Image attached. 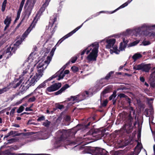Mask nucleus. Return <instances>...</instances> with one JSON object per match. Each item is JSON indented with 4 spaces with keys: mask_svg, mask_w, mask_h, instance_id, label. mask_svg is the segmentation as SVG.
Wrapping results in <instances>:
<instances>
[{
    "mask_svg": "<svg viewBox=\"0 0 155 155\" xmlns=\"http://www.w3.org/2000/svg\"><path fill=\"white\" fill-rule=\"evenodd\" d=\"M99 47L98 43L96 42L91 44L87 48V54L91 51L87 58L89 62L96 60Z\"/></svg>",
    "mask_w": 155,
    "mask_h": 155,
    "instance_id": "nucleus-1",
    "label": "nucleus"
},
{
    "mask_svg": "<svg viewBox=\"0 0 155 155\" xmlns=\"http://www.w3.org/2000/svg\"><path fill=\"white\" fill-rule=\"evenodd\" d=\"M113 37L118 38L120 37V36L117 35H110L101 40L100 42H104V41H105L107 44L106 45V48L108 49H110V53L112 54L114 53L117 54L119 53L120 50H117V46H114L116 42V39L114 38H110Z\"/></svg>",
    "mask_w": 155,
    "mask_h": 155,
    "instance_id": "nucleus-2",
    "label": "nucleus"
},
{
    "mask_svg": "<svg viewBox=\"0 0 155 155\" xmlns=\"http://www.w3.org/2000/svg\"><path fill=\"white\" fill-rule=\"evenodd\" d=\"M22 41H18L14 45V46H9L5 50H2L0 52V59L3 58H7L10 56L16 49L17 47L21 44Z\"/></svg>",
    "mask_w": 155,
    "mask_h": 155,
    "instance_id": "nucleus-3",
    "label": "nucleus"
},
{
    "mask_svg": "<svg viewBox=\"0 0 155 155\" xmlns=\"http://www.w3.org/2000/svg\"><path fill=\"white\" fill-rule=\"evenodd\" d=\"M43 75L42 71L41 70H38V72L33 75L30 76V78L26 82V87L28 88L30 86H33Z\"/></svg>",
    "mask_w": 155,
    "mask_h": 155,
    "instance_id": "nucleus-4",
    "label": "nucleus"
},
{
    "mask_svg": "<svg viewBox=\"0 0 155 155\" xmlns=\"http://www.w3.org/2000/svg\"><path fill=\"white\" fill-rule=\"evenodd\" d=\"M39 12L37 14L30 26L28 28L22 35V38H23V39H24L27 36L32 29L34 27L36 23L40 17V14H39Z\"/></svg>",
    "mask_w": 155,
    "mask_h": 155,
    "instance_id": "nucleus-5",
    "label": "nucleus"
},
{
    "mask_svg": "<svg viewBox=\"0 0 155 155\" xmlns=\"http://www.w3.org/2000/svg\"><path fill=\"white\" fill-rule=\"evenodd\" d=\"M33 56V54L31 53L28 58V61L29 63L28 65L27 68L26 70L27 72L29 73H31L33 71L34 68L36 65L34 60L32 58Z\"/></svg>",
    "mask_w": 155,
    "mask_h": 155,
    "instance_id": "nucleus-6",
    "label": "nucleus"
},
{
    "mask_svg": "<svg viewBox=\"0 0 155 155\" xmlns=\"http://www.w3.org/2000/svg\"><path fill=\"white\" fill-rule=\"evenodd\" d=\"M51 60V57H50V56H48L46 60L44 61H42L39 63L37 66V68L39 69L40 68H41L42 67V69H40L38 70H41V71H42L43 72L44 70L46 68L48 65L50 63Z\"/></svg>",
    "mask_w": 155,
    "mask_h": 155,
    "instance_id": "nucleus-7",
    "label": "nucleus"
},
{
    "mask_svg": "<svg viewBox=\"0 0 155 155\" xmlns=\"http://www.w3.org/2000/svg\"><path fill=\"white\" fill-rule=\"evenodd\" d=\"M83 24H82L81 26L78 27L77 28H76L75 29H74V30L72 31L71 32H70L67 35L65 36L64 37L60 39L56 45H57L58 44H61L62 41L64 40L65 39L67 38L68 37L71 36L73 34L75 33L77 31L78 29H79L81 28L82 27V26Z\"/></svg>",
    "mask_w": 155,
    "mask_h": 155,
    "instance_id": "nucleus-8",
    "label": "nucleus"
},
{
    "mask_svg": "<svg viewBox=\"0 0 155 155\" xmlns=\"http://www.w3.org/2000/svg\"><path fill=\"white\" fill-rule=\"evenodd\" d=\"M61 86V83H56L48 87L47 88L46 90L49 92L54 91L59 89Z\"/></svg>",
    "mask_w": 155,
    "mask_h": 155,
    "instance_id": "nucleus-9",
    "label": "nucleus"
},
{
    "mask_svg": "<svg viewBox=\"0 0 155 155\" xmlns=\"http://www.w3.org/2000/svg\"><path fill=\"white\" fill-rule=\"evenodd\" d=\"M142 147V145L141 143L140 142H138L137 145L135 148L134 153H131L127 155H137L140 152Z\"/></svg>",
    "mask_w": 155,
    "mask_h": 155,
    "instance_id": "nucleus-10",
    "label": "nucleus"
},
{
    "mask_svg": "<svg viewBox=\"0 0 155 155\" xmlns=\"http://www.w3.org/2000/svg\"><path fill=\"white\" fill-rule=\"evenodd\" d=\"M151 27L155 28V25L150 26L147 24H144L142 25L141 27L138 28L137 29V30H136V31L137 32H140V31L147 30Z\"/></svg>",
    "mask_w": 155,
    "mask_h": 155,
    "instance_id": "nucleus-11",
    "label": "nucleus"
},
{
    "mask_svg": "<svg viewBox=\"0 0 155 155\" xmlns=\"http://www.w3.org/2000/svg\"><path fill=\"white\" fill-rule=\"evenodd\" d=\"M155 71L151 75L150 79V86L153 87L155 86Z\"/></svg>",
    "mask_w": 155,
    "mask_h": 155,
    "instance_id": "nucleus-12",
    "label": "nucleus"
},
{
    "mask_svg": "<svg viewBox=\"0 0 155 155\" xmlns=\"http://www.w3.org/2000/svg\"><path fill=\"white\" fill-rule=\"evenodd\" d=\"M123 42L124 43L123 45L122 42H121L120 44V46L119 47L120 50L122 51L124 50V48L126 47V45L128 43V40L126 38H123Z\"/></svg>",
    "mask_w": 155,
    "mask_h": 155,
    "instance_id": "nucleus-13",
    "label": "nucleus"
},
{
    "mask_svg": "<svg viewBox=\"0 0 155 155\" xmlns=\"http://www.w3.org/2000/svg\"><path fill=\"white\" fill-rule=\"evenodd\" d=\"M11 18L10 16H7L4 20V24L6 25L4 29L6 30L9 26L11 21Z\"/></svg>",
    "mask_w": 155,
    "mask_h": 155,
    "instance_id": "nucleus-14",
    "label": "nucleus"
},
{
    "mask_svg": "<svg viewBox=\"0 0 155 155\" xmlns=\"http://www.w3.org/2000/svg\"><path fill=\"white\" fill-rule=\"evenodd\" d=\"M150 68V64H142V70L146 72H148L149 71Z\"/></svg>",
    "mask_w": 155,
    "mask_h": 155,
    "instance_id": "nucleus-15",
    "label": "nucleus"
},
{
    "mask_svg": "<svg viewBox=\"0 0 155 155\" xmlns=\"http://www.w3.org/2000/svg\"><path fill=\"white\" fill-rule=\"evenodd\" d=\"M35 3V2L34 1L32 5H29L26 11V14L28 16H29L31 14Z\"/></svg>",
    "mask_w": 155,
    "mask_h": 155,
    "instance_id": "nucleus-16",
    "label": "nucleus"
},
{
    "mask_svg": "<svg viewBox=\"0 0 155 155\" xmlns=\"http://www.w3.org/2000/svg\"><path fill=\"white\" fill-rule=\"evenodd\" d=\"M69 87V86L68 84H65L61 88L60 90L56 92L55 93V94L56 95H57L61 94L63 91H65L66 89L68 88Z\"/></svg>",
    "mask_w": 155,
    "mask_h": 155,
    "instance_id": "nucleus-17",
    "label": "nucleus"
},
{
    "mask_svg": "<svg viewBox=\"0 0 155 155\" xmlns=\"http://www.w3.org/2000/svg\"><path fill=\"white\" fill-rule=\"evenodd\" d=\"M104 150L102 149L97 148L95 149V155H104L103 151Z\"/></svg>",
    "mask_w": 155,
    "mask_h": 155,
    "instance_id": "nucleus-18",
    "label": "nucleus"
},
{
    "mask_svg": "<svg viewBox=\"0 0 155 155\" xmlns=\"http://www.w3.org/2000/svg\"><path fill=\"white\" fill-rule=\"evenodd\" d=\"M11 85L12 84H10L9 85V86H7L6 87H5L2 89H0V94L8 91V90L11 88V87L12 86H11Z\"/></svg>",
    "mask_w": 155,
    "mask_h": 155,
    "instance_id": "nucleus-19",
    "label": "nucleus"
},
{
    "mask_svg": "<svg viewBox=\"0 0 155 155\" xmlns=\"http://www.w3.org/2000/svg\"><path fill=\"white\" fill-rule=\"evenodd\" d=\"M142 57L141 54L139 53H137L135 54L132 56V58L134 59V61H136L138 59H139Z\"/></svg>",
    "mask_w": 155,
    "mask_h": 155,
    "instance_id": "nucleus-20",
    "label": "nucleus"
},
{
    "mask_svg": "<svg viewBox=\"0 0 155 155\" xmlns=\"http://www.w3.org/2000/svg\"><path fill=\"white\" fill-rule=\"evenodd\" d=\"M132 0H131V1L130 2H129V1H128L127 2H125V3H124V4H123L122 5H121L117 9H116L115 10H114L112 12H109V13L110 14L113 13L114 12H115L116 10H117L118 9H119L120 8H124V7L127 6L129 3H130L131 1H132Z\"/></svg>",
    "mask_w": 155,
    "mask_h": 155,
    "instance_id": "nucleus-21",
    "label": "nucleus"
},
{
    "mask_svg": "<svg viewBox=\"0 0 155 155\" xmlns=\"http://www.w3.org/2000/svg\"><path fill=\"white\" fill-rule=\"evenodd\" d=\"M47 82V81H45L43 83L40 84L36 89H40L42 88H45L46 87V83Z\"/></svg>",
    "mask_w": 155,
    "mask_h": 155,
    "instance_id": "nucleus-22",
    "label": "nucleus"
},
{
    "mask_svg": "<svg viewBox=\"0 0 155 155\" xmlns=\"http://www.w3.org/2000/svg\"><path fill=\"white\" fill-rule=\"evenodd\" d=\"M142 64L134 66L133 69L136 70H142Z\"/></svg>",
    "mask_w": 155,
    "mask_h": 155,
    "instance_id": "nucleus-23",
    "label": "nucleus"
},
{
    "mask_svg": "<svg viewBox=\"0 0 155 155\" xmlns=\"http://www.w3.org/2000/svg\"><path fill=\"white\" fill-rule=\"evenodd\" d=\"M6 3L7 0H5L2 5V12H4L5 10Z\"/></svg>",
    "mask_w": 155,
    "mask_h": 155,
    "instance_id": "nucleus-24",
    "label": "nucleus"
},
{
    "mask_svg": "<svg viewBox=\"0 0 155 155\" xmlns=\"http://www.w3.org/2000/svg\"><path fill=\"white\" fill-rule=\"evenodd\" d=\"M64 74L62 71L60 73V74L58 76V78L57 79V80L58 81L60 80L61 79H63L64 77Z\"/></svg>",
    "mask_w": 155,
    "mask_h": 155,
    "instance_id": "nucleus-25",
    "label": "nucleus"
},
{
    "mask_svg": "<svg viewBox=\"0 0 155 155\" xmlns=\"http://www.w3.org/2000/svg\"><path fill=\"white\" fill-rule=\"evenodd\" d=\"M50 124V122L48 120H45L43 123V125L45 127H48L49 126Z\"/></svg>",
    "mask_w": 155,
    "mask_h": 155,
    "instance_id": "nucleus-26",
    "label": "nucleus"
},
{
    "mask_svg": "<svg viewBox=\"0 0 155 155\" xmlns=\"http://www.w3.org/2000/svg\"><path fill=\"white\" fill-rule=\"evenodd\" d=\"M140 41L139 40H137L136 41H135L133 42H132L130 43L129 44V46H134L136 45H137V44H138Z\"/></svg>",
    "mask_w": 155,
    "mask_h": 155,
    "instance_id": "nucleus-27",
    "label": "nucleus"
},
{
    "mask_svg": "<svg viewBox=\"0 0 155 155\" xmlns=\"http://www.w3.org/2000/svg\"><path fill=\"white\" fill-rule=\"evenodd\" d=\"M79 96L78 95L75 96H71V98L72 99L73 101H76V102L78 101V97Z\"/></svg>",
    "mask_w": 155,
    "mask_h": 155,
    "instance_id": "nucleus-28",
    "label": "nucleus"
},
{
    "mask_svg": "<svg viewBox=\"0 0 155 155\" xmlns=\"http://www.w3.org/2000/svg\"><path fill=\"white\" fill-rule=\"evenodd\" d=\"M21 82H22V81H21V80L20 81H19V82H18L16 84V86L13 85V84H11L12 85L11 86H12L11 87H13L14 88H16L17 87H18L19 86V85L21 84Z\"/></svg>",
    "mask_w": 155,
    "mask_h": 155,
    "instance_id": "nucleus-29",
    "label": "nucleus"
},
{
    "mask_svg": "<svg viewBox=\"0 0 155 155\" xmlns=\"http://www.w3.org/2000/svg\"><path fill=\"white\" fill-rule=\"evenodd\" d=\"M24 109V107L23 106H21L17 111V112L20 113Z\"/></svg>",
    "mask_w": 155,
    "mask_h": 155,
    "instance_id": "nucleus-30",
    "label": "nucleus"
},
{
    "mask_svg": "<svg viewBox=\"0 0 155 155\" xmlns=\"http://www.w3.org/2000/svg\"><path fill=\"white\" fill-rule=\"evenodd\" d=\"M16 108V107H15L13 108L11 110L10 113V115L12 117H13L14 115V113L15 112V110Z\"/></svg>",
    "mask_w": 155,
    "mask_h": 155,
    "instance_id": "nucleus-31",
    "label": "nucleus"
},
{
    "mask_svg": "<svg viewBox=\"0 0 155 155\" xmlns=\"http://www.w3.org/2000/svg\"><path fill=\"white\" fill-rule=\"evenodd\" d=\"M71 69L74 72H76L78 71L79 68L76 66H73L71 68Z\"/></svg>",
    "mask_w": 155,
    "mask_h": 155,
    "instance_id": "nucleus-32",
    "label": "nucleus"
},
{
    "mask_svg": "<svg viewBox=\"0 0 155 155\" xmlns=\"http://www.w3.org/2000/svg\"><path fill=\"white\" fill-rule=\"evenodd\" d=\"M116 91L113 92V94L109 97V100H112L116 97Z\"/></svg>",
    "mask_w": 155,
    "mask_h": 155,
    "instance_id": "nucleus-33",
    "label": "nucleus"
},
{
    "mask_svg": "<svg viewBox=\"0 0 155 155\" xmlns=\"http://www.w3.org/2000/svg\"><path fill=\"white\" fill-rule=\"evenodd\" d=\"M78 58L76 56H74L71 59V62L72 63H75L76 60H77Z\"/></svg>",
    "mask_w": 155,
    "mask_h": 155,
    "instance_id": "nucleus-34",
    "label": "nucleus"
},
{
    "mask_svg": "<svg viewBox=\"0 0 155 155\" xmlns=\"http://www.w3.org/2000/svg\"><path fill=\"white\" fill-rule=\"evenodd\" d=\"M131 32V30L129 29H128L126 30V32L125 33L124 35L126 36L130 34Z\"/></svg>",
    "mask_w": 155,
    "mask_h": 155,
    "instance_id": "nucleus-35",
    "label": "nucleus"
},
{
    "mask_svg": "<svg viewBox=\"0 0 155 155\" xmlns=\"http://www.w3.org/2000/svg\"><path fill=\"white\" fill-rule=\"evenodd\" d=\"M142 44L143 45L145 46L149 45L150 43L148 41L144 40L142 42Z\"/></svg>",
    "mask_w": 155,
    "mask_h": 155,
    "instance_id": "nucleus-36",
    "label": "nucleus"
},
{
    "mask_svg": "<svg viewBox=\"0 0 155 155\" xmlns=\"http://www.w3.org/2000/svg\"><path fill=\"white\" fill-rule=\"evenodd\" d=\"M58 74H59V73L58 72L57 74L56 75H54L52 77L50 78L49 79H48L46 81H47V82L48 81H51L52 79V78H56V77L57 75Z\"/></svg>",
    "mask_w": 155,
    "mask_h": 155,
    "instance_id": "nucleus-37",
    "label": "nucleus"
},
{
    "mask_svg": "<svg viewBox=\"0 0 155 155\" xmlns=\"http://www.w3.org/2000/svg\"><path fill=\"white\" fill-rule=\"evenodd\" d=\"M50 1V0H46L45 3L43 5V6L45 7H47Z\"/></svg>",
    "mask_w": 155,
    "mask_h": 155,
    "instance_id": "nucleus-38",
    "label": "nucleus"
},
{
    "mask_svg": "<svg viewBox=\"0 0 155 155\" xmlns=\"http://www.w3.org/2000/svg\"><path fill=\"white\" fill-rule=\"evenodd\" d=\"M114 72L113 71L110 72L106 77V79H108L110 76L111 75L113 74Z\"/></svg>",
    "mask_w": 155,
    "mask_h": 155,
    "instance_id": "nucleus-39",
    "label": "nucleus"
},
{
    "mask_svg": "<svg viewBox=\"0 0 155 155\" xmlns=\"http://www.w3.org/2000/svg\"><path fill=\"white\" fill-rule=\"evenodd\" d=\"M108 101L107 100H105L103 101V102L102 103V105L103 106H105L107 103Z\"/></svg>",
    "mask_w": 155,
    "mask_h": 155,
    "instance_id": "nucleus-40",
    "label": "nucleus"
},
{
    "mask_svg": "<svg viewBox=\"0 0 155 155\" xmlns=\"http://www.w3.org/2000/svg\"><path fill=\"white\" fill-rule=\"evenodd\" d=\"M45 117L44 116H41L39 118H38L37 119V120L38 121H41L42 120H45Z\"/></svg>",
    "mask_w": 155,
    "mask_h": 155,
    "instance_id": "nucleus-41",
    "label": "nucleus"
},
{
    "mask_svg": "<svg viewBox=\"0 0 155 155\" xmlns=\"http://www.w3.org/2000/svg\"><path fill=\"white\" fill-rule=\"evenodd\" d=\"M22 100H21L17 102H16L14 105V106H16L18 105L22 102Z\"/></svg>",
    "mask_w": 155,
    "mask_h": 155,
    "instance_id": "nucleus-42",
    "label": "nucleus"
},
{
    "mask_svg": "<svg viewBox=\"0 0 155 155\" xmlns=\"http://www.w3.org/2000/svg\"><path fill=\"white\" fill-rule=\"evenodd\" d=\"M125 95H124V94H120L118 95V97H119L120 98L122 97H125Z\"/></svg>",
    "mask_w": 155,
    "mask_h": 155,
    "instance_id": "nucleus-43",
    "label": "nucleus"
},
{
    "mask_svg": "<svg viewBox=\"0 0 155 155\" xmlns=\"http://www.w3.org/2000/svg\"><path fill=\"white\" fill-rule=\"evenodd\" d=\"M35 98L34 97H32L30 98L29 99V100L30 101L33 102L35 101Z\"/></svg>",
    "mask_w": 155,
    "mask_h": 155,
    "instance_id": "nucleus-44",
    "label": "nucleus"
},
{
    "mask_svg": "<svg viewBox=\"0 0 155 155\" xmlns=\"http://www.w3.org/2000/svg\"><path fill=\"white\" fill-rule=\"evenodd\" d=\"M22 9H20V8H19L18 11V12H17V15H20V14H21V12L22 11Z\"/></svg>",
    "mask_w": 155,
    "mask_h": 155,
    "instance_id": "nucleus-45",
    "label": "nucleus"
},
{
    "mask_svg": "<svg viewBox=\"0 0 155 155\" xmlns=\"http://www.w3.org/2000/svg\"><path fill=\"white\" fill-rule=\"evenodd\" d=\"M26 111H33V110L31 109L29 107H27L25 108Z\"/></svg>",
    "mask_w": 155,
    "mask_h": 155,
    "instance_id": "nucleus-46",
    "label": "nucleus"
},
{
    "mask_svg": "<svg viewBox=\"0 0 155 155\" xmlns=\"http://www.w3.org/2000/svg\"><path fill=\"white\" fill-rule=\"evenodd\" d=\"M70 63V61L68 62L66 64V65H64V66L62 68V69H63V71L65 69V68H66V66L69 64Z\"/></svg>",
    "mask_w": 155,
    "mask_h": 155,
    "instance_id": "nucleus-47",
    "label": "nucleus"
},
{
    "mask_svg": "<svg viewBox=\"0 0 155 155\" xmlns=\"http://www.w3.org/2000/svg\"><path fill=\"white\" fill-rule=\"evenodd\" d=\"M86 51H87V48L86 49H84L83 51L81 52V55H83Z\"/></svg>",
    "mask_w": 155,
    "mask_h": 155,
    "instance_id": "nucleus-48",
    "label": "nucleus"
},
{
    "mask_svg": "<svg viewBox=\"0 0 155 155\" xmlns=\"http://www.w3.org/2000/svg\"><path fill=\"white\" fill-rule=\"evenodd\" d=\"M64 106L62 105H59L58 106V108L60 109H61Z\"/></svg>",
    "mask_w": 155,
    "mask_h": 155,
    "instance_id": "nucleus-49",
    "label": "nucleus"
},
{
    "mask_svg": "<svg viewBox=\"0 0 155 155\" xmlns=\"http://www.w3.org/2000/svg\"><path fill=\"white\" fill-rule=\"evenodd\" d=\"M130 109L132 111H131L130 112V113H132L133 114H134V110L133 108L132 107H130Z\"/></svg>",
    "mask_w": 155,
    "mask_h": 155,
    "instance_id": "nucleus-50",
    "label": "nucleus"
},
{
    "mask_svg": "<svg viewBox=\"0 0 155 155\" xmlns=\"http://www.w3.org/2000/svg\"><path fill=\"white\" fill-rule=\"evenodd\" d=\"M69 71L68 70H66L64 71V75H65V74H68L69 73Z\"/></svg>",
    "mask_w": 155,
    "mask_h": 155,
    "instance_id": "nucleus-51",
    "label": "nucleus"
},
{
    "mask_svg": "<svg viewBox=\"0 0 155 155\" xmlns=\"http://www.w3.org/2000/svg\"><path fill=\"white\" fill-rule=\"evenodd\" d=\"M140 81L142 82H144L145 81L143 77H140Z\"/></svg>",
    "mask_w": 155,
    "mask_h": 155,
    "instance_id": "nucleus-52",
    "label": "nucleus"
},
{
    "mask_svg": "<svg viewBox=\"0 0 155 155\" xmlns=\"http://www.w3.org/2000/svg\"><path fill=\"white\" fill-rule=\"evenodd\" d=\"M23 5H24L23 4L21 3L19 8L22 9L23 7Z\"/></svg>",
    "mask_w": 155,
    "mask_h": 155,
    "instance_id": "nucleus-53",
    "label": "nucleus"
},
{
    "mask_svg": "<svg viewBox=\"0 0 155 155\" xmlns=\"http://www.w3.org/2000/svg\"><path fill=\"white\" fill-rule=\"evenodd\" d=\"M50 54L51 55V57H51V58H52V57L53 56L54 54V51H52L50 53Z\"/></svg>",
    "mask_w": 155,
    "mask_h": 155,
    "instance_id": "nucleus-54",
    "label": "nucleus"
},
{
    "mask_svg": "<svg viewBox=\"0 0 155 155\" xmlns=\"http://www.w3.org/2000/svg\"><path fill=\"white\" fill-rule=\"evenodd\" d=\"M107 91H108L107 90H105L102 93L103 94H105L107 92Z\"/></svg>",
    "mask_w": 155,
    "mask_h": 155,
    "instance_id": "nucleus-55",
    "label": "nucleus"
},
{
    "mask_svg": "<svg viewBox=\"0 0 155 155\" xmlns=\"http://www.w3.org/2000/svg\"><path fill=\"white\" fill-rule=\"evenodd\" d=\"M13 133V132L12 131H10L9 133H8V134H9V135H11Z\"/></svg>",
    "mask_w": 155,
    "mask_h": 155,
    "instance_id": "nucleus-56",
    "label": "nucleus"
},
{
    "mask_svg": "<svg viewBox=\"0 0 155 155\" xmlns=\"http://www.w3.org/2000/svg\"><path fill=\"white\" fill-rule=\"evenodd\" d=\"M25 0H22L21 3L24 5Z\"/></svg>",
    "mask_w": 155,
    "mask_h": 155,
    "instance_id": "nucleus-57",
    "label": "nucleus"
},
{
    "mask_svg": "<svg viewBox=\"0 0 155 155\" xmlns=\"http://www.w3.org/2000/svg\"><path fill=\"white\" fill-rule=\"evenodd\" d=\"M66 119H67V120H70V117L69 116H67L66 117Z\"/></svg>",
    "mask_w": 155,
    "mask_h": 155,
    "instance_id": "nucleus-58",
    "label": "nucleus"
},
{
    "mask_svg": "<svg viewBox=\"0 0 155 155\" xmlns=\"http://www.w3.org/2000/svg\"><path fill=\"white\" fill-rule=\"evenodd\" d=\"M14 126L16 127H19V125L18 124H16L14 125Z\"/></svg>",
    "mask_w": 155,
    "mask_h": 155,
    "instance_id": "nucleus-59",
    "label": "nucleus"
},
{
    "mask_svg": "<svg viewBox=\"0 0 155 155\" xmlns=\"http://www.w3.org/2000/svg\"><path fill=\"white\" fill-rule=\"evenodd\" d=\"M20 15H17V17L16 18V20H17L18 19H19V17H20Z\"/></svg>",
    "mask_w": 155,
    "mask_h": 155,
    "instance_id": "nucleus-60",
    "label": "nucleus"
},
{
    "mask_svg": "<svg viewBox=\"0 0 155 155\" xmlns=\"http://www.w3.org/2000/svg\"><path fill=\"white\" fill-rule=\"evenodd\" d=\"M128 144L127 142L126 141L125 143V144L123 146H127Z\"/></svg>",
    "mask_w": 155,
    "mask_h": 155,
    "instance_id": "nucleus-61",
    "label": "nucleus"
},
{
    "mask_svg": "<svg viewBox=\"0 0 155 155\" xmlns=\"http://www.w3.org/2000/svg\"><path fill=\"white\" fill-rule=\"evenodd\" d=\"M17 119L18 120H20L21 119V118L19 117H17Z\"/></svg>",
    "mask_w": 155,
    "mask_h": 155,
    "instance_id": "nucleus-62",
    "label": "nucleus"
},
{
    "mask_svg": "<svg viewBox=\"0 0 155 155\" xmlns=\"http://www.w3.org/2000/svg\"><path fill=\"white\" fill-rule=\"evenodd\" d=\"M145 85H146L147 87H148L149 86L148 84L146 82H145Z\"/></svg>",
    "mask_w": 155,
    "mask_h": 155,
    "instance_id": "nucleus-63",
    "label": "nucleus"
},
{
    "mask_svg": "<svg viewBox=\"0 0 155 155\" xmlns=\"http://www.w3.org/2000/svg\"><path fill=\"white\" fill-rule=\"evenodd\" d=\"M84 93L87 95L88 94V92L87 91H85Z\"/></svg>",
    "mask_w": 155,
    "mask_h": 155,
    "instance_id": "nucleus-64",
    "label": "nucleus"
}]
</instances>
